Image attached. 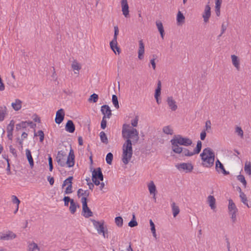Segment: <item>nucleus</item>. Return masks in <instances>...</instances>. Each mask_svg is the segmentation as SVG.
Masks as SVG:
<instances>
[{
    "mask_svg": "<svg viewBox=\"0 0 251 251\" xmlns=\"http://www.w3.org/2000/svg\"><path fill=\"white\" fill-rule=\"evenodd\" d=\"M65 129L70 133H74L75 131V126L72 120H68L65 126Z\"/></svg>",
    "mask_w": 251,
    "mask_h": 251,
    "instance_id": "6ab92c4d",
    "label": "nucleus"
},
{
    "mask_svg": "<svg viewBox=\"0 0 251 251\" xmlns=\"http://www.w3.org/2000/svg\"><path fill=\"white\" fill-rule=\"evenodd\" d=\"M176 21L178 25H180L185 22V17L180 11L177 14Z\"/></svg>",
    "mask_w": 251,
    "mask_h": 251,
    "instance_id": "393cba45",
    "label": "nucleus"
},
{
    "mask_svg": "<svg viewBox=\"0 0 251 251\" xmlns=\"http://www.w3.org/2000/svg\"><path fill=\"white\" fill-rule=\"evenodd\" d=\"M156 25L158 28V31L160 34V36L162 39H163L164 36L165 35V31L162 22L160 21H157L156 22Z\"/></svg>",
    "mask_w": 251,
    "mask_h": 251,
    "instance_id": "4be33fe9",
    "label": "nucleus"
},
{
    "mask_svg": "<svg viewBox=\"0 0 251 251\" xmlns=\"http://www.w3.org/2000/svg\"><path fill=\"white\" fill-rule=\"evenodd\" d=\"M47 179H48V181L49 182L50 185H53V184H54V179L53 177L50 176H48L47 177Z\"/></svg>",
    "mask_w": 251,
    "mask_h": 251,
    "instance_id": "338daca9",
    "label": "nucleus"
},
{
    "mask_svg": "<svg viewBox=\"0 0 251 251\" xmlns=\"http://www.w3.org/2000/svg\"><path fill=\"white\" fill-rule=\"evenodd\" d=\"M15 125V122L13 120H12L10 121V123L7 126V132H13V130L14 129V127Z\"/></svg>",
    "mask_w": 251,
    "mask_h": 251,
    "instance_id": "a18cd8bd",
    "label": "nucleus"
},
{
    "mask_svg": "<svg viewBox=\"0 0 251 251\" xmlns=\"http://www.w3.org/2000/svg\"><path fill=\"white\" fill-rule=\"evenodd\" d=\"M167 101L170 108L172 111H176L177 109V106L176 104V102L173 100L172 97H168Z\"/></svg>",
    "mask_w": 251,
    "mask_h": 251,
    "instance_id": "a211bd4d",
    "label": "nucleus"
},
{
    "mask_svg": "<svg viewBox=\"0 0 251 251\" xmlns=\"http://www.w3.org/2000/svg\"><path fill=\"white\" fill-rule=\"evenodd\" d=\"M239 193H240V197L241 199V201L244 204H245L246 205H247L248 207H250V206L249 205L248 203V200H247V198L246 197V195L244 194V193H243L242 190H241V189L240 188V187H239Z\"/></svg>",
    "mask_w": 251,
    "mask_h": 251,
    "instance_id": "bb28decb",
    "label": "nucleus"
},
{
    "mask_svg": "<svg viewBox=\"0 0 251 251\" xmlns=\"http://www.w3.org/2000/svg\"><path fill=\"white\" fill-rule=\"evenodd\" d=\"M28 251H34L35 250H40L37 244L34 242L29 243L28 245Z\"/></svg>",
    "mask_w": 251,
    "mask_h": 251,
    "instance_id": "4c0bfd02",
    "label": "nucleus"
},
{
    "mask_svg": "<svg viewBox=\"0 0 251 251\" xmlns=\"http://www.w3.org/2000/svg\"><path fill=\"white\" fill-rule=\"evenodd\" d=\"M73 186L72 184H69L67 187H66L65 190V194H69L73 192L72 190Z\"/></svg>",
    "mask_w": 251,
    "mask_h": 251,
    "instance_id": "5fc2aeb1",
    "label": "nucleus"
},
{
    "mask_svg": "<svg viewBox=\"0 0 251 251\" xmlns=\"http://www.w3.org/2000/svg\"><path fill=\"white\" fill-rule=\"evenodd\" d=\"M101 112L105 118H110L112 115L111 110L109 106L106 104L101 107Z\"/></svg>",
    "mask_w": 251,
    "mask_h": 251,
    "instance_id": "dca6fc26",
    "label": "nucleus"
},
{
    "mask_svg": "<svg viewBox=\"0 0 251 251\" xmlns=\"http://www.w3.org/2000/svg\"><path fill=\"white\" fill-rule=\"evenodd\" d=\"M122 134L125 139H132L133 143H136L139 139V133L136 128L131 127L129 125L124 124L122 127Z\"/></svg>",
    "mask_w": 251,
    "mask_h": 251,
    "instance_id": "f03ea898",
    "label": "nucleus"
},
{
    "mask_svg": "<svg viewBox=\"0 0 251 251\" xmlns=\"http://www.w3.org/2000/svg\"><path fill=\"white\" fill-rule=\"evenodd\" d=\"M235 132L237 133L241 138L243 137L244 132L241 127L237 126L235 128Z\"/></svg>",
    "mask_w": 251,
    "mask_h": 251,
    "instance_id": "864d4df0",
    "label": "nucleus"
},
{
    "mask_svg": "<svg viewBox=\"0 0 251 251\" xmlns=\"http://www.w3.org/2000/svg\"><path fill=\"white\" fill-rule=\"evenodd\" d=\"M148 188L151 194L155 195L156 192V188L154 182L151 181L148 184Z\"/></svg>",
    "mask_w": 251,
    "mask_h": 251,
    "instance_id": "c85d7f7f",
    "label": "nucleus"
},
{
    "mask_svg": "<svg viewBox=\"0 0 251 251\" xmlns=\"http://www.w3.org/2000/svg\"><path fill=\"white\" fill-rule=\"evenodd\" d=\"M65 112L63 109L61 108L57 111L55 118V122L57 124H61L64 120Z\"/></svg>",
    "mask_w": 251,
    "mask_h": 251,
    "instance_id": "ddd939ff",
    "label": "nucleus"
},
{
    "mask_svg": "<svg viewBox=\"0 0 251 251\" xmlns=\"http://www.w3.org/2000/svg\"><path fill=\"white\" fill-rule=\"evenodd\" d=\"M12 201L13 203L16 204L17 206H18V207H19V205L20 203V201L16 196L13 195L12 196Z\"/></svg>",
    "mask_w": 251,
    "mask_h": 251,
    "instance_id": "4d7b16f0",
    "label": "nucleus"
},
{
    "mask_svg": "<svg viewBox=\"0 0 251 251\" xmlns=\"http://www.w3.org/2000/svg\"><path fill=\"white\" fill-rule=\"evenodd\" d=\"M91 221L93 222V225L97 229L98 233L100 234L102 233V235L104 238H108V230L107 228L105 229L104 228L103 223H101L94 219H91Z\"/></svg>",
    "mask_w": 251,
    "mask_h": 251,
    "instance_id": "39448f33",
    "label": "nucleus"
},
{
    "mask_svg": "<svg viewBox=\"0 0 251 251\" xmlns=\"http://www.w3.org/2000/svg\"><path fill=\"white\" fill-rule=\"evenodd\" d=\"M215 169L217 172H220L221 171L224 175H227L229 174V172L225 170L223 164L219 159H217L216 161Z\"/></svg>",
    "mask_w": 251,
    "mask_h": 251,
    "instance_id": "4468645a",
    "label": "nucleus"
},
{
    "mask_svg": "<svg viewBox=\"0 0 251 251\" xmlns=\"http://www.w3.org/2000/svg\"><path fill=\"white\" fill-rule=\"evenodd\" d=\"M72 67L74 70H79L81 67L76 62H74L72 65Z\"/></svg>",
    "mask_w": 251,
    "mask_h": 251,
    "instance_id": "13d9d810",
    "label": "nucleus"
},
{
    "mask_svg": "<svg viewBox=\"0 0 251 251\" xmlns=\"http://www.w3.org/2000/svg\"><path fill=\"white\" fill-rule=\"evenodd\" d=\"M67 165L68 167H72L75 165V157L71 156H68L67 160H66L65 165Z\"/></svg>",
    "mask_w": 251,
    "mask_h": 251,
    "instance_id": "c756f323",
    "label": "nucleus"
},
{
    "mask_svg": "<svg viewBox=\"0 0 251 251\" xmlns=\"http://www.w3.org/2000/svg\"><path fill=\"white\" fill-rule=\"evenodd\" d=\"M27 127L26 121H22L16 125V130L18 131L21 128H25Z\"/></svg>",
    "mask_w": 251,
    "mask_h": 251,
    "instance_id": "ea45409f",
    "label": "nucleus"
},
{
    "mask_svg": "<svg viewBox=\"0 0 251 251\" xmlns=\"http://www.w3.org/2000/svg\"><path fill=\"white\" fill-rule=\"evenodd\" d=\"M182 156H191L194 155L193 151L190 152L187 149L182 148L181 151Z\"/></svg>",
    "mask_w": 251,
    "mask_h": 251,
    "instance_id": "72a5a7b5",
    "label": "nucleus"
},
{
    "mask_svg": "<svg viewBox=\"0 0 251 251\" xmlns=\"http://www.w3.org/2000/svg\"><path fill=\"white\" fill-rule=\"evenodd\" d=\"M81 201L82 204V215L87 218L92 217L93 212L88 206L87 199L86 197H82Z\"/></svg>",
    "mask_w": 251,
    "mask_h": 251,
    "instance_id": "423d86ee",
    "label": "nucleus"
},
{
    "mask_svg": "<svg viewBox=\"0 0 251 251\" xmlns=\"http://www.w3.org/2000/svg\"><path fill=\"white\" fill-rule=\"evenodd\" d=\"M211 16V8L209 5H206L205 7L204 12L202 15L203 20L205 23H207Z\"/></svg>",
    "mask_w": 251,
    "mask_h": 251,
    "instance_id": "f3484780",
    "label": "nucleus"
},
{
    "mask_svg": "<svg viewBox=\"0 0 251 251\" xmlns=\"http://www.w3.org/2000/svg\"><path fill=\"white\" fill-rule=\"evenodd\" d=\"M7 163V166L6 168V171L7 175H10L11 172L10 171V163H9V159L8 158H6Z\"/></svg>",
    "mask_w": 251,
    "mask_h": 251,
    "instance_id": "e2e57ef3",
    "label": "nucleus"
},
{
    "mask_svg": "<svg viewBox=\"0 0 251 251\" xmlns=\"http://www.w3.org/2000/svg\"><path fill=\"white\" fill-rule=\"evenodd\" d=\"M9 150H10V152L14 155V156L15 157H17V154L16 152V151L14 148H13L12 146L10 145L9 146Z\"/></svg>",
    "mask_w": 251,
    "mask_h": 251,
    "instance_id": "680f3d73",
    "label": "nucleus"
},
{
    "mask_svg": "<svg viewBox=\"0 0 251 251\" xmlns=\"http://www.w3.org/2000/svg\"><path fill=\"white\" fill-rule=\"evenodd\" d=\"M115 222L116 225L119 227H122L123 225V219L120 216L115 218Z\"/></svg>",
    "mask_w": 251,
    "mask_h": 251,
    "instance_id": "09e8293b",
    "label": "nucleus"
},
{
    "mask_svg": "<svg viewBox=\"0 0 251 251\" xmlns=\"http://www.w3.org/2000/svg\"><path fill=\"white\" fill-rule=\"evenodd\" d=\"M119 28L118 26H114V34L113 40L110 42V46L111 50L115 52V49H116L118 53L120 52V49L117 46V36L119 34Z\"/></svg>",
    "mask_w": 251,
    "mask_h": 251,
    "instance_id": "0eeeda50",
    "label": "nucleus"
},
{
    "mask_svg": "<svg viewBox=\"0 0 251 251\" xmlns=\"http://www.w3.org/2000/svg\"><path fill=\"white\" fill-rule=\"evenodd\" d=\"M7 114V108L5 106H0V121L4 120Z\"/></svg>",
    "mask_w": 251,
    "mask_h": 251,
    "instance_id": "7c9ffc66",
    "label": "nucleus"
},
{
    "mask_svg": "<svg viewBox=\"0 0 251 251\" xmlns=\"http://www.w3.org/2000/svg\"><path fill=\"white\" fill-rule=\"evenodd\" d=\"M113 158V154L111 152L108 153L106 156V158H105L106 163L109 165H111L112 164Z\"/></svg>",
    "mask_w": 251,
    "mask_h": 251,
    "instance_id": "8fccbe9b",
    "label": "nucleus"
},
{
    "mask_svg": "<svg viewBox=\"0 0 251 251\" xmlns=\"http://www.w3.org/2000/svg\"><path fill=\"white\" fill-rule=\"evenodd\" d=\"M25 154L30 167L32 169L34 166V161L32 157L31 151L29 149H26L25 150Z\"/></svg>",
    "mask_w": 251,
    "mask_h": 251,
    "instance_id": "412c9836",
    "label": "nucleus"
},
{
    "mask_svg": "<svg viewBox=\"0 0 251 251\" xmlns=\"http://www.w3.org/2000/svg\"><path fill=\"white\" fill-rule=\"evenodd\" d=\"M211 124L210 121L208 120L206 122V123H205L206 130L208 131V130L211 129Z\"/></svg>",
    "mask_w": 251,
    "mask_h": 251,
    "instance_id": "69168bd1",
    "label": "nucleus"
},
{
    "mask_svg": "<svg viewBox=\"0 0 251 251\" xmlns=\"http://www.w3.org/2000/svg\"><path fill=\"white\" fill-rule=\"evenodd\" d=\"M121 6L123 14L126 18H128L129 17V6L127 0H121Z\"/></svg>",
    "mask_w": 251,
    "mask_h": 251,
    "instance_id": "f8f14e48",
    "label": "nucleus"
},
{
    "mask_svg": "<svg viewBox=\"0 0 251 251\" xmlns=\"http://www.w3.org/2000/svg\"><path fill=\"white\" fill-rule=\"evenodd\" d=\"M138 121V118L136 116L135 119L131 121V125L133 127H136L137 126Z\"/></svg>",
    "mask_w": 251,
    "mask_h": 251,
    "instance_id": "0e129e2a",
    "label": "nucleus"
},
{
    "mask_svg": "<svg viewBox=\"0 0 251 251\" xmlns=\"http://www.w3.org/2000/svg\"><path fill=\"white\" fill-rule=\"evenodd\" d=\"M139 49L138 50V58L142 60L144 57V53L145 52L144 44L142 40L139 41Z\"/></svg>",
    "mask_w": 251,
    "mask_h": 251,
    "instance_id": "aec40b11",
    "label": "nucleus"
},
{
    "mask_svg": "<svg viewBox=\"0 0 251 251\" xmlns=\"http://www.w3.org/2000/svg\"><path fill=\"white\" fill-rule=\"evenodd\" d=\"M16 235L12 231L8 230L5 233H0V240H11L16 237Z\"/></svg>",
    "mask_w": 251,
    "mask_h": 251,
    "instance_id": "9d476101",
    "label": "nucleus"
},
{
    "mask_svg": "<svg viewBox=\"0 0 251 251\" xmlns=\"http://www.w3.org/2000/svg\"><path fill=\"white\" fill-rule=\"evenodd\" d=\"M73 180V176H70L68 177L67 178H66L62 184V188L65 187L66 185H69V184H72L73 182L72 181Z\"/></svg>",
    "mask_w": 251,
    "mask_h": 251,
    "instance_id": "49530a36",
    "label": "nucleus"
},
{
    "mask_svg": "<svg viewBox=\"0 0 251 251\" xmlns=\"http://www.w3.org/2000/svg\"><path fill=\"white\" fill-rule=\"evenodd\" d=\"M227 26V24H225L224 23L222 24V26H221V33L219 35V37L221 36L225 32L226 30V29Z\"/></svg>",
    "mask_w": 251,
    "mask_h": 251,
    "instance_id": "052dcab7",
    "label": "nucleus"
},
{
    "mask_svg": "<svg viewBox=\"0 0 251 251\" xmlns=\"http://www.w3.org/2000/svg\"><path fill=\"white\" fill-rule=\"evenodd\" d=\"M77 195L78 198H80L81 196H83V197H86L87 199V197L89 195V192L88 190L83 191L81 188L79 189L77 192Z\"/></svg>",
    "mask_w": 251,
    "mask_h": 251,
    "instance_id": "473e14b6",
    "label": "nucleus"
},
{
    "mask_svg": "<svg viewBox=\"0 0 251 251\" xmlns=\"http://www.w3.org/2000/svg\"><path fill=\"white\" fill-rule=\"evenodd\" d=\"M172 144L173 151L176 153L180 154L182 148L179 146H191L193 142L191 139L187 137H184L181 135H176L170 141Z\"/></svg>",
    "mask_w": 251,
    "mask_h": 251,
    "instance_id": "f257e3e1",
    "label": "nucleus"
},
{
    "mask_svg": "<svg viewBox=\"0 0 251 251\" xmlns=\"http://www.w3.org/2000/svg\"><path fill=\"white\" fill-rule=\"evenodd\" d=\"M245 172L249 175H251V163L246 162L244 167Z\"/></svg>",
    "mask_w": 251,
    "mask_h": 251,
    "instance_id": "37998d69",
    "label": "nucleus"
},
{
    "mask_svg": "<svg viewBox=\"0 0 251 251\" xmlns=\"http://www.w3.org/2000/svg\"><path fill=\"white\" fill-rule=\"evenodd\" d=\"M138 225V223L137 222L135 218V216L134 213L132 214V219L128 223V226L131 227H133Z\"/></svg>",
    "mask_w": 251,
    "mask_h": 251,
    "instance_id": "a19ab883",
    "label": "nucleus"
},
{
    "mask_svg": "<svg viewBox=\"0 0 251 251\" xmlns=\"http://www.w3.org/2000/svg\"><path fill=\"white\" fill-rule=\"evenodd\" d=\"M98 99H99L98 95H97L95 93H94L90 96L88 100L90 102L95 103V102H97V101L98 100Z\"/></svg>",
    "mask_w": 251,
    "mask_h": 251,
    "instance_id": "79ce46f5",
    "label": "nucleus"
},
{
    "mask_svg": "<svg viewBox=\"0 0 251 251\" xmlns=\"http://www.w3.org/2000/svg\"><path fill=\"white\" fill-rule=\"evenodd\" d=\"M133 154L132 141L130 139L126 140L123 146L122 161L124 164H127Z\"/></svg>",
    "mask_w": 251,
    "mask_h": 251,
    "instance_id": "20e7f679",
    "label": "nucleus"
},
{
    "mask_svg": "<svg viewBox=\"0 0 251 251\" xmlns=\"http://www.w3.org/2000/svg\"><path fill=\"white\" fill-rule=\"evenodd\" d=\"M163 132L168 135H173L174 133L173 129L169 126H164Z\"/></svg>",
    "mask_w": 251,
    "mask_h": 251,
    "instance_id": "e433bc0d",
    "label": "nucleus"
},
{
    "mask_svg": "<svg viewBox=\"0 0 251 251\" xmlns=\"http://www.w3.org/2000/svg\"><path fill=\"white\" fill-rule=\"evenodd\" d=\"M34 136H39V139H40V142H43L44 139V132L42 130H40L38 131L37 133H36L34 131Z\"/></svg>",
    "mask_w": 251,
    "mask_h": 251,
    "instance_id": "de8ad7c7",
    "label": "nucleus"
},
{
    "mask_svg": "<svg viewBox=\"0 0 251 251\" xmlns=\"http://www.w3.org/2000/svg\"><path fill=\"white\" fill-rule=\"evenodd\" d=\"M202 165L205 167H211L214 165L215 153L210 148L204 149L201 154Z\"/></svg>",
    "mask_w": 251,
    "mask_h": 251,
    "instance_id": "7ed1b4c3",
    "label": "nucleus"
},
{
    "mask_svg": "<svg viewBox=\"0 0 251 251\" xmlns=\"http://www.w3.org/2000/svg\"><path fill=\"white\" fill-rule=\"evenodd\" d=\"M228 209L229 214L231 215V218L233 223L236 221V213L238 209L235 205V204L231 199L228 200Z\"/></svg>",
    "mask_w": 251,
    "mask_h": 251,
    "instance_id": "6e6552de",
    "label": "nucleus"
},
{
    "mask_svg": "<svg viewBox=\"0 0 251 251\" xmlns=\"http://www.w3.org/2000/svg\"><path fill=\"white\" fill-rule=\"evenodd\" d=\"M107 121L106 120L105 116L102 117V121L100 124L101 128L103 129H105L106 127Z\"/></svg>",
    "mask_w": 251,
    "mask_h": 251,
    "instance_id": "6e6d98bb",
    "label": "nucleus"
},
{
    "mask_svg": "<svg viewBox=\"0 0 251 251\" xmlns=\"http://www.w3.org/2000/svg\"><path fill=\"white\" fill-rule=\"evenodd\" d=\"M231 58L233 65L239 71L240 69V63L238 57L235 55H231Z\"/></svg>",
    "mask_w": 251,
    "mask_h": 251,
    "instance_id": "b1692460",
    "label": "nucleus"
},
{
    "mask_svg": "<svg viewBox=\"0 0 251 251\" xmlns=\"http://www.w3.org/2000/svg\"><path fill=\"white\" fill-rule=\"evenodd\" d=\"M178 169L187 170L188 172H191L193 169V166L191 163H182L176 166Z\"/></svg>",
    "mask_w": 251,
    "mask_h": 251,
    "instance_id": "2eb2a0df",
    "label": "nucleus"
},
{
    "mask_svg": "<svg viewBox=\"0 0 251 251\" xmlns=\"http://www.w3.org/2000/svg\"><path fill=\"white\" fill-rule=\"evenodd\" d=\"M202 147V143L201 141H198L196 145V147L194 150V154H198L200 152Z\"/></svg>",
    "mask_w": 251,
    "mask_h": 251,
    "instance_id": "58836bf2",
    "label": "nucleus"
},
{
    "mask_svg": "<svg viewBox=\"0 0 251 251\" xmlns=\"http://www.w3.org/2000/svg\"><path fill=\"white\" fill-rule=\"evenodd\" d=\"M112 101L116 108H117V109L119 108V104L118 97L116 95H112Z\"/></svg>",
    "mask_w": 251,
    "mask_h": 251,
    "instance_id": "c03bdc74",
    "label": "nucleus"
},
{
    "mask_svg": "<svg viewBox=\"0 0 251 251\" xmlns=\"http://www.w3.org/2000/svg\"><path fill=\"white\" fill-rule=\"evenodd\" d=\"M172 208L173 211V214L174 217H176L179 213L180 210L179 207L176 205V203L173 202L172 203Z\"/></svg>",
    "mask_w": 251,
    "mask_h": 251,
    "instance_id": "2f4dec72",
    "label": "nucleus"
},
{
    "mask_svg": "<svg viewBox=\"0 0 251 251\" xmlns=\"http://www.w3.org/2000/svg\"><path fill=\"white\" fill-rule=\"evenodd\" d=\"M11 105L15 111H18L22 107V101L19 99H16L15 102L12 103Z\"/></svg>",
    "mask_w": 251,
    "mask_h": 251,
    "instance_id": "a878e982",
    "label": "nucleus"
},
{
    "mask_svg": "<svg viewBox=\"0 0 251 251\" xmlns=\"http://www.w3.org/2000/svg\"><path fill=\"white\" fill-rule=\"evenodd\" d=\"M64 201V205L65 206H68L69 205V203L70 202L71 203V201L74 200L73 199H71L69 196H65L63 199Z\"/></svg>",
    "mask_w": 251,
    "mask_h": 251,
    "instance_id": "603ef678",
    "label": "nucleus"
},
{
    "mask_svg": "<svg viewBox=\"0 0 251 251\" xmlns=\"http://www.w3.org/2000/svg\"><path fill=\"white\" fill-rule=\"evenodd\" d=\"M27 126H29L32 128L36 127V124L33 123L32 121H26Z\"/></svg>",
    "mask_w": 251,
    "mask_h": 251,
    "instance_id": "774afa93",
    "label": "nucleus"
},
{
    "mask_svg": "<svg viewBox=\"0 0 251 251\" xmlns=\"http://www.w3.org/2000/svg\"><path fill=\"white\" fill-rule=\"evenodd\" d=\"M207 201L212 209L216 208V200L214 196L210 195L207 198Z\"/></svg>",
    "mask_w": 251,
    "mask_h": 251,
    "instance_id": "5701e85b",
    "label": "nucleus"
},
{
    "mask_svg": "<svg viewBox=\"0 0 251 251\" xmlns=\"http://www.w3.org/2000/svg\"><path fill=\"white\" fill-rule=\"evenodd\" d=\"M100 140L102 143L107 144L108 143V138L104 131H101L100 133Z\"/></svg>",
    "mask_w": 251,
    "mask_h": 251,
    "instance_id": "c9c22d12",
    "label": "nucleus"
},
{
    "mask_svg": "<svg viewBox=\"0 0 251 251\" xmlns=\"http://www.w3.org/2000/svg\"><path fill=\"white\" fill-rule=\"evenodd\" d=\"M66 158V153L62 151H59L56 157V160L58 164L61 167H64L65 166Z\"/></svg>",
    "mask_w": 251,
    "mask_h": 251,
    "instance_id": "1a4fd4ad",
    "label": "nucleus"
},
{
    "mask_svg": "<svg viewBox=\"0 0 251 251\" xmlns=\"http://www.w3.org/2000/svg\"><path fill=\"white\" fill-rule=\"evenodd\" d=\"M99 179L101 181H102L103 179V175L100 167L94 169L92 172V179Z\"/></svg>",
    "mask_w": 251,
    "mask_h": 251,
    "instance_id": "9b49d317",
    "label": "nucleus"
},
{
    "mask_svg": "<svg viewBox=\"0 0 251 251\" xmlns=\"http://www.w3.org/2000/svg\"><path fill=\"white\" fill-rule=\"evenodd\" d=\"M161 82L160 80H158L157 82V86L156 89H155L154 97L155 98H157V97H159L161 94Z\"/></svg>",
    "mask_w": 251,
    "mask_h": 251,
    "instance_id": "f704fd0d",
    "label": "nucleus"
},
{
    "mask_svg": "<svg viewBox=\"0 0 251 251\" xmlns=\"http://www.w3.org/2000/svg\"><path fill=\"white\" fill-rule=\"evenodd\" d=\"M237 179L243 183L245 187L247 185V181L245 178V177L242 175H239L237 176Z\"/></svg>",
    "mask_w": 251,
    "mask_h": 251,
    "instance_id": "3c124183",
    "label": "nucleus"
},
{
    "mask_svg": "<svg viewBox=\"0 0 251 251\" xmlns=\"http://www.w3.org/2000/svg\"><path fill=\"white\" fill-rule=\"evenodd\" d=\"M77 207H79V205L76 204L74 200H72L71 203L70 204L69 207V210L71 214H74L76 212Z\"/></svg>",
    "mask_w": 251,
    "mask_h": 251,
    "instance_id": "cd10ccee",
    "label": "nucleus"
},
{
    "mask_svg": "<svg viewBox=\"0 0 251 251\" xmlns=\"http://www.w3.org/2000/svg\"><path fill=\"white\" fill-rule=\"evenodd\" d=\"M156 55H153V58L151 60L150 63L151 64L152 67L153 69V70H155L156 68V64L155 62V59L156 58Z\"/></svg>",
    "mask_w": 251,
    "mask_h": 251,
    "instance_id": "bf43d9fd",
    "label": "nucleus"
}]
</instances>
